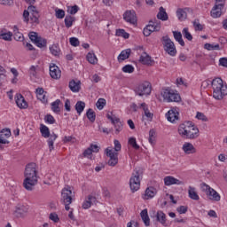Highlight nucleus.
I'll list each match as a JSON object with an SVG mask.
<instances>
[{
  "mask_svg": "<svg viewBox=\"0 0 227 227\" xmlns=\"http://www.w3.org/2000/svg\"><path fill=\"white\" fill-rule=\"evenodd\" d=\"M25 179L23 181V187L26 191H33L35 185L38 184V171L36 170V163H28L25 168Z\"/></svg>",
  "mask_w": 227,
  "mask_h": 227,
  "instance_id": "f257e3e1",
  "label": "nucleus"
},
{
  "mask_svg": "<svg viewBox=\"0 0 227 227\" xmlns=\"http://www.w3.org/2000/svg\"><path fill=\"white\" fill-rule=\"evenodd\" d=\"M178 134L184 139H198L200 137V129L192 121H185L179 125Z\"/></svg>",
  "mask_w": 227,
  "mask_h": 227,
  "instance_id": "f03ea898",
  "label": "nucleus"
},
{
  "mask_svg": "<svg viewBox=\"0 0 227 227\" xmlns=\"http://www.w3.org/2000/svg\"><path fill=\"white\" fill-rule=\"evenodd\" d=\"M213 88V97L215 100H223L227 95V86L224 85L223 79L215 78L211 82Z\"/></svg>",
  "mask_w": 227,
  "mask_h": 227,
  "instance_id": "7ed1b4c3",
  "label": "nucleus"
},
{
  "mask_svg": "<svg viewBox=\"0 0 227 227\" xmlns=\"http://www.w3.org/2000/svg\"><path fill=\"white\" fill-rule=\"evenodd\" d=\"M40 132L43 137L46 139L47 137H49L47 143L49 145L50 152H52V150H54V140L58 139V136L56 135V133L51 134V130L44 124L40 125Z\"/></svg>",
  "mask_w": 227,
  "mask_h": 227,
  "instance_id": "20e7f679",
  "label": "nucleus"
},
{
  "mask_svg": "<svg viewBox=\"0 0 227 227\" xmlns=\"http://www.w3.org/2000/svg\"><path fill=\"white\" fill-rule=\"evenodd\" d=\"M142 175L143 172L140 169H136L135 172L132 174V176L129 179V187L131 192H137V191H139V188L141 187Z\"/></svg>",
  "mask_w": 227,
  "mask_h": 227,
  "instance_id": "39448f33",
  "label": "nucleus"
},
{
  "mask_svg": "<svg viewBox=\"0 0 227 227\" xmlns=\"http://www.w3.org/2000/svg\"><path fill=\"white\" fill-rule=\"evenodd\" d=\"M200 187L203 192L206 193V196L208 200H210L211 201H221V195H219V193L215 190H214V188L210 187V185L202 183L200 184Z\"/></svg>",
  "mask_w": 227,
  "mask_h": 227,
  "instance_id": "423d86ee",
  "label": "nucleus"
},
{
  "mask_svg": "<svg viewBox=\"0 0 227 227\" xmlns=\"http://www.w3.org/2000/svg\"><path fill=\"white\" fill-rule=\"evenodd\" d=\"M161 42L163 43V49L168 56H176V46H175V43L171 41L168 35L162 36Z\"/></svg>",
  "mask_w": 227,
  "mask_h": 227,
  "instance_id": "0eeeda50",
  "label": "nucleus"
},
{
  "mask_svg": "<svg viewBox=\"0 0 227 227\" xmlns=\"http://www.w3.org/2000/svg\"><path fill=\"white\" fill-rule=\"evenodd\" d=\"M135 91L139 97L150 95V93H152V83H150V82H143L137 86Z\"/></svg>",
  "mask_w": 227,
  "mask_h": 227,
  "instance_id": "6e6552de",
  "label": "nucleus"
},
{
  "mask_svg": "<svg viewBox=\"0 0 227 227\" xmlns=\"http://www.w3.org/2000/svg\"><path fill=\"white\" fill-rule=\"evenodd\" d=\"M161 97L167 102H180L181 98L178 93H175L172 90L166 89L161 92Z\"/></svg>",
  "mask_w": 227,
  "mask_h": 227,
  "instance_id": "1a4fd4ad",
  "label": "nucleus"
},
{
  "mask_svg": "<svg viewBox=\"0 0 227 227\" xmlns=\"http://www.w3.org/2000/svg\"><path fill=\"white\" fill-rule=\"evenodd\" d=\"M106 118H108L112 123L113 126H114L115 129V134H120L121 130H123V123L120 120V118L116 116H112L111 114H107Z\"/></svg>",
  "mask_w": 227,
  "mask_h": 227,
  "instance_id": "9d476101",
  "label": "nucleus"
},
{
  "mask_svg": "<svg viewBox=\"0 0 227 227\" xmlns=\"http://www.w3.org/2000/svg\"><path fill=\"white\" fill-rule=\"evenodd\" d=\"M106 157H109L108 166L114 167L118 164V153L114 152L113 149L106 148Z\"/></svg>",
  "mask_w": 227,
  "mask_h": 227,
  "instance_id": "9b49d317",
  "label": "nucleus"
},
{
  "mask_svg": "<svg viewBox=\"0 0 227 227\" xmlns=\"http://www.w3.org/2000/svg\"><path fill=\"white\" fill-rule=\"evenodd\" d=\"M123 19L126 22H129V24H137V16L136 15V11L134 10L126 11L123 14Z\"/></svg>",
  "mask_w": 227,
  "mask_h": 227,
  "instance_id": "f8f14e48",
  "label": "nucleus"
},
{
  "mask_svg": "<svg viewBox=\"0 0 227 227\" xmlns=\"http://www.w3.org/2000/svg\"><path fill=\"white\" fill-rule=\"evenodd\" d=\"M27 11L29 13H31V20L34 22V24H40V12H38V10H36V6L29 5L27 7Z\"/></svg>",
  "mask_w": 227,
  "mask_h": 227,
  "instance_id": "ddd939ff",
  "label": "nucleus"
},
{
  "mask_svg": "<svg viewBox=\"0 0 227 227\" xmlns=\"http://www.w3.org/2000/svg\"><path fill=\"white\" fill-rule=\"evenodd\" d=\"M61 196L63 203H72V189L70 186L62 189Z\"/></svg>",
  "mask_w": 227,
  "mask_h": 227,
  "instance_id": "4468645a",
  "label": "nucleus"
},
{
  "mask_svg": "<svg viewBox=\"0 0 227 227\" xmlns=\"http://www.w3.org/2000/svg\"><path fill=\"white\" fill-rule=\"evenodd\" d=\"M163 181L168 187H169V185H184V181H181L173 176H165Z\"/></svg>",
  "mask_w": 227,
  "mask_h": 227,
  "instance_id": "2eb2a0df",
  "label": "nucleus"
},
{
  "mask_svg": "<svg viewBox=\"0 0 227 227\" xmlns=\"http://www.w3.org/2000/svg\"><path fill=\"white\" fill-rule=\"evenodd\" d=\"M166 116L168 121H170V123H175V121L179 120L178 116H180V113H178L176 108H172L167 113Z\"/></svg>",
  "mask_w": 227,
  "mask_h": 227,
  "instance_id": "dca6fc26",
  "label": "nucleus"
},
{
  "mask_svg": "<svg viewBox=\"0 0 227 227\" xmlns=\"http://www.w3.org/2000/svg\"><path fill=\"white\" fill-rule=\"evenodd\" d=\"M50 75L51 79H60L61 78V70L56 66V64L50 65Z\"/></svg>",
  "mask_w": 227,
  "mask_h": 227,
  "instance_id": "f3484780",
  "label": "nucleus"
},
{
  "mask_svg": "<svg viewBox=\"0 0 227 227\" xmlns=\"http://www.w3.org/2000/svg\"><path fill=\"white\" fill-rule=\"evenodd\" d=\"M151 33L160 31V21L154 20L149 21V25L145 27Z\"/></svg>",
  "mask_w": 227,
  "mask_h": 227,
  "instance_id": "a211bd4d",
  "label": "nucleus"
},
{
  "mask_svg": "<svg viewBox=\"0 0 227 227\" xmlns=\"http://www.w3.org/2000/svg\"><path fill=\"white\" fill-rule=\"evenodd\" d=\"M16 104L20 109H27L28 105L26 99L24 98V96L22 94H17L16 95Z\"/></svg>",
  "mask_w": 227,
  "mask_h": 227,
  "instance_id": "6ab92c4d",
  "label": "nucleus"
},
{
  "mask_svg": "<svg viewBox=\"0 0 227 227\" xmlns=\"http://www.w3.org/2000/svg\"><path fill=\"white\" fill-rule=\"evenodd\" d=\"M139 63H142V65H147V67H152L153 60L152 59V57L148 55V53L144 51L139 58Z\"/></svg>",
  "mask_w": 227,
  "mask_h": 227,
  "instance_id": "aec40b11",
  "label": "nucleus"
},
{
  "mask_svg": "<svg viewBox=\"0 0 227 227\" xmlns=\"http://www.w3.org/2000/svg\"><path fill=\"white\" fill-rule=\"evenodd\" d=\"M183 151L186 155H191V153H196V147L192 143L185 142L183 145Z\"/></svg>",
  "mask_w": 227,
  "mask_h": 227,
  "instance_id": "412c9836",
  "label": "nucleus"
},
{
  "mask_svg": "<svg viewBox=\"0 0 227 227\" xmlns=\"http://www.w3.org/2000/svg\"><path fill=\"white\" fill-rule=\"evenodd\" d=\"M157 194V189L153 186L147 187L145 192L144 199L145 200H152Z\"/></svg>",
  "mask_w": 227,
  "mask_h": 227,
  "instance_id": "4be33fe9",
  "label": "nucleus"
},
{
  "mask_svg": "<svg viewBox=\"0 0 227 227\" xmlns=\"http://www.w3.org/2000/svg\"><path fill=\"white\" fill-rule=\"evenodd\" d=\"M156 221L158 223H160V224H162V226H168V224L166 223L167 218H166V214H164V212L159 210L156 213Z\"/></svg>",
  "mask_w": 227,
  "mask_h": 227,
  "instance_id": "5701e85b",
  "label": "nucleus"
},
{
  "mask_svg": "<svg viewBox=\"0 0 227 227\" xmlns=\"http://www.w3.org/2000/svg\"><path fill=\"white\" fill-rule=\"evenodd\" d=\"M223 9L224 7H219L217 5H215L211 10V17H213V19H219V17L223 15Z\"/></svg>",
  "mask_w": 227,
  "mask_h": 227,
  "instance_id": "b1692460",
  "label": "nucleus"
},
{
  "mask_svg": "<svg viewBox=\"0 0 227 227\" xmlns=\"http://www.w3.org/2000/svg\"><path fill=\"white\" fill-rule=\"evenodd\" d=\"M140 216L145 226H150V216H148V209H143Z\"/></svg>",
  "mask_w": 227,
  "mask_h": 227,
  "instance_id": "393cba45",
  "label": "nucleus"
},
{
  "mask_svg": "<svg viewBox=\"0 0 227 227\" xmlns=\"http://www.w3.org/2000/svg\"><path fill=\"white\" fill-rule=\"evenodd\" d=\"M69 88L74 93L79 92V90H81V82H75L74 80H72L69 82Z\"/></svg>",
  "mask_w": 227,
  "mask_h": 227,
  "instance_id": "a878e982",
  "label": "nucleus"
},
{
  "mask_svg": "<svg viewBox=\"0 0 227 227\" xmlns=\"http://www.w3.org/2000/svg\"><path fill=\"white\" fill-rule=\"evenodd\" d=\"M96 201H97V198H95L92 195H89L88 200H85L82 204V208H84V210L90 208V207H91L92 203H95Z\"/></svg>",
  "mask_w": 227,
  "mask_h": 227,
  "instance_id": "bb28decb",
  "label": "nucleus"
},
{
  "mask_svg": "<svg viewBox=\"0 0 227 227\" xmlns=\"http://www.w3.org/2000/svg\"><path fill=\"white\" fill-rule=\"evenodd\" d=\"M13 37L16 42H24V35L19 32V27L17 26L13 27Z\"/></svg>",
  "mask_w": 227,
  "mask_h": 227,
  "instance_id": "cd10ccee",
  "label": "nucleus"
},
{
  "mask_svg": "<svg viewBox=\"0 0 227 227\" xmlns=\"http://www.w3.org/2000/svg\"><path fill=\"white\" fill-rule=\"evenodd\" d=\"M130 52H132V51L130 49H126V50L122 51L120 53V55L118 56V60L125 61V59H129V58H130Z\"/></svg>",
  "mask_w": 227,
  "mask_h": 227,
  "instance_id": "c85d7f7f",
  "label": "nucleus"
},
{
  "mask_svg": "<svg viewBox=\"0 0 227 227\" xmlns=\"http://www.w3.org/2000/svg\"><path fill=\"white\" fill-rule=\"evenodd\" d=\"M86 107V103H84L83 101H77L75 106H74V109L77 113V114H79V116H81V114H82V111H84V108Z\"/></svg>",
  "mask_w": 227,
  "mask_h": 227,
  "instance_id": "c756f323",
  "label": "nucleus"
},
{
  "mask_svg": "<svg viewBox=\"0 0 227 227\" xmlns=\"http://www.w3.org/2000/svg\"><path fill=\"white\" fill-rule=\"evenodd\" d=\"M173 35L176 42H178L181 47H185V42H184V38L182 37V33L178 31H173Z\"/></svg>",
  "mask_w": 227,
  "mask_h": 227,
  "instance_id": "7c9ffc66",
  "label": "nucleus"
},
{
  "mask_svg": "<svg viewBox=\"0 0 227 227\" xmlns=\"http://www.w3.org/2000/svg\"><path fill=\"white\" fill-rule=\"evenodd\" d=\"M188 194L191 200H194L195 201L200 200V195H198V192H196V189H194L192 186L189 187Z\"/></svg>",
  "mask_w": 227,
  "mask_h": 227,
  "instance_id": "2f4dec72",
  "label": "nucleus"
},
{
  "mask_svg": "<svg viewBox=\"0 0 227 227\" xmlns=\"http://www.w3.org/2000/svg\"><path fill=\"white\" fill-rule=\"evenodd\" d=\"M64 22L66 27H72V26H74V22H75V17H73L72 15H67L64 20Z\"/></svg>",
  "mask_w": 227,
  "mask_h": 227,
  "instance_id": "473e14b6",
  "label": "nucleus"
},
{
  "mask_svg": "<svg viewBox=\"0 0 227 227\" xmlns=\"http://www.w3.org/2000/svg\"><path fill=\"white\" fill-rule=\"evenodd\" d=\"M159 10L157 19H159V20H168V12H166V9H164V7H160Z\"/></svg>",
  "mask_w": 227,
  "mask_h": 227,
  "instance_id": "72a5a7b5",
  "label": "nucleus"
},
{
  "mask_svg": "<svg viewBox=\"0 0 227 227\" xmlns=\"http://www.w3.org/2000/svg\"><path fill=\"white\" fill-rule=\"evenodd\" d=\"M86 116L91 123H95V120H97V114H95V111H93V109L89 108L87 110Z\"/></svg>",
  "mask_w": 227,
  "mask_h": 227,
  "instance_id": "f704fd0d",
  "label": "nucleus"
},
{
  "mask_svg": "<svg viewBox=\"0 0 227 227\" xmlns=\"http://www.w3.org/2000/svg\"><path fill=\"white\" fill-rule=\"evenodd\" d=\"M176 17L178 20H185L187 19V12H185V9L179 8L176 11Z\"/></svg>",
  "mask_w": 227,
  "mask_h": 227,
  "instance_id": "c9c22d12",
  "label": "nucleus"
},
{
  "mask_svg": "<svg viewBox=\"0 0 227 227\" xmlns=\"http://www.w3.org/2000/svg\"><path fill=\"white\" fill-rule=\"evenodd\" d=\"M87 61L90 63V65H97L98 63V59H97V56L95 53L89 52L86 56Z\"/></svg>",
  "mask_w": 227,
  "mask_h": 227,
  "instance_id": "e433bc0d",
  "label": "nucleus"
},
{
  "mask_svg": "<svg viewBox=\"0 0 227 227\" xmlns=\"http://www.w3.org/2000/svg\"><path fill=\"white\" fill-rule=\"evenodd\" d=\"M140 107L143 108V111L145 112V116H146V118H148L149 120L153 119V114L150 113V110L148 109L146 103H142L140 105Z\"/></svg>",
  "mask_w": 227,
  "mask_h": 227,
  "instance_id": "4c0bfd02",
  "label": "nucleus"
},
{
  "mask_svg": "<svg viewBox=\"0 0 227 227\" xmlns=\"http://www.w3.org/2000/svg\"><path fill=\"white\" fill-rule=\"evenodd\" d=\"M12 36H13V33L12 32H0V39L4 40L5 42H12Z\"/></svg>",
  "mask_w": 227,
  "mask_h": 227,
  "instance_id": "58836bf2",
  "label": "nucleus"
},
{
  "mask_svg": "<svg viewBox=\"0 0 227 227\" xmlns=\"http://www.w3.org/2000/svg\"><path fill=\"white\" fill-rule=\"evenodd\" d=\"M59 104H61V100L57 99L53 103H51V110L53 113H60L61 108H59Z\"/></svg>",
  "mask_w": 227,
  "mask_h": 227,
  "instance_id": "ea45409f",
  "label": "nucleus"
},
{
  "mask_svg": "<svg viewBox=\"0 0 227 227\" xmlns=\"http://www.w3.org/2000/svg\"><path fill=\"white\" fill-rule=\"evenodd\" d=\"M4 79H6V69L0 66V87L3 86Z\"/></svg>",
  "mask_w": 227,
  "mask_h": 227,
  "instance_id": "a19ab883",
  "label": "nucleus"
},
{
  "mask_svg": "<svg viewBox=\"0 0 227 227\" xmlns=\"http://www.w3.org/2000/svg\"><path fill=\"white\" fill-rule=\"evenodd\" d=\"M35 43L39 49H43V47H47V39L40 37Z\"/></svg>",
  "mask_w": 227,
  "mask_h": 227,
  "instance_id": "79ce46f5",
  "label": "nucleus"
},
{
  "mask_svg": "<svg viewBox=\"0 0 227 227\" xmlns=\"http://www.w3.org/2000/svg\"><path fill=\"white\" fill-rule=\"evenodd\" d=\"M50 51L53 56H59V52H61V50L58 45L53 44L50 47Z\"/></svg>",
  "mask_w": 227,
  "mask_h": 227,
  "instance_id": "37998d69",
  "label": "nucleus"
},
{
  "mask_svg": "<svg viewBox=\"0 0 227 227\" xmlns=\"http://www.w3.org/2000/svg\"><path fill=\"white\" fill-rule=\"evenodd\" d=\"M205 49H207V51H221V47L219 46V44H211V43H206L204 45Z\"/></svg>",
  "mask_w": 227,
  "mask_h": 227,
  "instance_id": "c03bdc74",
  "label": "nucleus"
},
{
  "mask_svg": "<svg viewBox=\"0 0 227 227\" xmlns=\"http://www.w3.org/2000/svg\"><path fill=\"white\" fill-rule=\"evenodd\" d=\"M116 35L121 36L122 38H125V40L129 39V37L130 36V35L127 33L124 29H117Z\"/></svg>",
  "mask_w": 227,
  "mask_h": 227,
  "instance_id": "a18cd8bd",
  "label": "nucleus"
},
{
  "mask_svg": "<svg viewBox=\"0 0 227 227\" xmlns=\"http://www.w3.org/2000/svg\"><path fill=\"white\" fill-rule=\"evenodd\" d=\"M128 143L132 146V148H134V150H139L140 146L137 145L136 137H129Z\"/></svg>",
  "mask_w": 227,
  "mask_h": 227,
  "instance_id": "49530a36",
  "label": "nucleus"
},
{
  "mask_svg": "<svg viewBox=\"0 0 227 227\" xmlns=\"http://www.w3.org/2000/svg\"><path fill=\"white\" fill-rule=\"evenodd\" d=\"M155 137H156L155 129H150V131H149V143L153 145H155Z\"/></svg>",
  "mask_w": 227,
  "mask_h": 227,
  "instance_id": "de8ad7c7",
  "label": "nucleus"
},
{
  "mask_svg": "<svg viewBox=\"0 0 227 227\" xmlns=\"http://www.w3.org/2000/svg\"><path fill=\"white\" fill-rule=\"evenodd\" d=\"M44 121H46V123H50V125H54V123H56V119H54V116L51 114H47L44 117Z\"/></svg>",
  "mask_w": 227,
  "mask_h": 227,
  "instance_id": "09e8293b",
  "label": "nucleus"
},
{
  "mask_svg": "<svg viewBox=\"0 0 227 227\" xmlns=\"http://www.w3.org/2000/svg\"><path fill=\"white\" fill-rule=\"evenodd\" d=\"M106 102L105 98H99L98 100V102L96 103V106H97L98 109H99V111H102V108L106 107Z\"/></svg>",
  "mask_w": 227,
  "mask_h": 227,
  "instance_id": "8fccbe9b",
  "label": "nucleus"
},
{
  "mask_svg": "<svg viewBox=\"0 0 227 227\" xmlns=\"http://www.w3.org/2000/svg\"><path fill=\"white\" fill-rule=\"evenodd\" d=\"M55 17L57 19H65V12L63 9H55Z\"/></svg>",
  "mask_w": 227,
  "mask_h": 227,
  "instance_id": "3c124183",
  "label": "nucleus"
},
{
  "mask_svg": "<svg viewBox=\"0 0 227 227\" xmlns=\"http://www.w3.org/2000/svg\"><path fill=\"white\" fill-rule=\"evenodd\" d=\"M183 35L184 38H187L189 42H192V35L189 33V28L184 27L183 29Z\"/></svg>",
  "mask_w": 227,
  "mask_h": 227,
  "instance_id": "603ef678",
  "label": "nucleus"
},
{
  "mask_svg": "<svg viewBox=\"0 0 227 227\" xmlns=\"http://www.w3.org/2000/svg\"><path fill=\"white\" fill-rule=\"evenodd\" d=\"M193 27L195 31H203V25L200 23V20H195L193 21Z\"/></svg>",
  "mask_w": 227,
  "mask_h": 227,
  "instance_id": "864d4df0",
  "label": "nucleus"
},
{
  "mask_svg": "<svg viewBox=\"0 0 227 227\" xmlns=\"http://www.w3.org/2000/svg\"><path fill=\"white\" fill-rule=\"evenodd\" d=\"M122 72H124V74H133L134 67L132 65H126L122 67Z\"/></svg>",
  "mask_w": 227,
  "mask_h": 227,
  "instance_id": "5fc2aeb1",
  "label": "nucleus"
},
{
  "mask_svg": "<svg viewBox=\"0 0 227 227\" xmlns=\"http://www.w3.org/2000/svg\"><path fill=\"white\" fill-rule=\"evenodd\" d=\"M28 36H29L31 42H33L34 43L40 38V36H38V33H36V32H30L28 34Z\"/></svg>",
  "mask_w": 227,
  "mask_h": 227,
  "instance_id": "6e6d98bb",
  "label": "nucleus"
},
{
  "mask_svg": "<svg viewBox=\"0 0 227 227\" xmlns=\"http://www.w3.org/2000/svg\"><path fill=\"white\" fill-rule=\"evenodd\" d=\"M196 118L197 120H200L201 121H208V118L207 117V115L200 112H197Z\"/></svg>",
  "mask_w": 227,
  "mask_h": 227,
  "instance_id": "4d7b16f0",
  "label": "nucleus"
},
{
  "mask_svg": "<svg viewBox=\"0 0 227 227\" xmlns=\"http://www.w3.org/2000/svg\"><path fill=\"white\" fill-rule=\"evenodd\" d=\"M0 136H3L6 139H8V137H10V136H12V130H10V129H3L1 130V135Z\"/></svg>",
  "mask_w": 227,
  "mask_h": 227,
  "instance_id": "13d9d810",
  "label": "nucleus"
},
{
  "mask_svg": "<svg viewBox=\"0 0 227 227\" xmlns=\"http://www.w3.org/2000/svg\"><path fill=\"white\" fill-rule=\"evenodd\" d=\"M69 43H70V45H72L73 47H79V39L76 38V37H71L69 39Z\"/></svg>",
  "mask_w": 227,
  "mask_h": 227,
  "instance_id": "bf43d9fd",
  "label": "nucleus"
},
{
  "mask_svg": "<svg viewBox=\"0 0 227 227\" xmlns=\"http://www.w3.org/2000/svg\"><path fill=\"white\" fill-rule=\"evenodd\" d=\"M51 221H53V223H59V216H58V214L51 213L50 215Z\"/></svg>",
  "mask_w": 227,
  "mask_h": 227,
  "instance_id": "052dcab7",
  "label": "nucleus"
},
{
  "mask_svg": "<svg viewBox=\"0 0 227 227\" xmlns=\"http://www.w3.org/2000/svg\"><path fill=\"white\" fill-rule=\"evenodd\" d=\"M188 208L189 207H187V206H180L176 208V210L179 214H187Z\"/></svg>",
  "mask_w": 227,
  "mask_h": 227,
  "instance_id": "680f3d73",
  "label": "nucleus"
},
{
  "mask_svg": "<svg viewBox=\"0 0 227 227\" xmlns=\"http://www.w3.org/2000/svg\"><path fill=\"white\" fill-rule=\"evenodd\" d=\"M77 12H79V6H77V5L71 6L69 9L70 15H75V13H77Z\"/></svg>",
  "mask_w": 227,
  "mask_h": 227,
  "instance_id": "e2e57ef3",
  "label": "nucleus"
},
{
  "mask_svg": "<svg viewBox=\"0 0 227 227\" xmlns=\"http://www.w3.org/2000/svg\"><path fill=\"white\" fill-rule=\"evenodd\" d=\"M215 6H218L220 8H224V4H226V0H215Z\"/></svg>",
  "mask_w": 227,
  "mask_h": 227,
  "instance_id": "0e129e2a",
  "label": "nucleus"
},
{
  "mask_svg": "<svg viewBox=\"0 0 227 227\" xmlns=\"http://www.w3.org/2000/svg\"><path fill=\"white\" fill-rule=\"evenodd\" d=\"M114 150L116 153L120 152L121 150V144H120V141L114 140Z\"/></svg>",
  "mask_w": 227,
  "mask_h": 227,
  "instance_id": "69168bd1",
  "label": "nucleus"
},
{
  "mask_svg": "<svg viewBox=\"0 0 227 227\" xmlns=\"http://www.w3.org/2000/svg\"><path fill=\"white\" fill-rule=\"evenodd\" d=\"M219 65L220 67H224L225 68H227V58H221L219 59Z\"/></svg>",
  "mask_w": 227,
  "mask_h": 227,
  "instance_id": "338daca9",
  "label": "nucleus"
},
{
  "mask_svg": "<svg viewBox=\"0 0 227 227\" xmlns=\"http://www.w3.org/2000/svg\"><path fill=\"white\" fill-rule=\"evenodd\" d=\"M23 18H24V22H29V11L28 10H25L23 12Z\"/></svg>",
  "mask_w": 227,
  "mask_h": 227,
  "instance_id": "774afa93",
  "label": "nucleus"
}]
</instances>
